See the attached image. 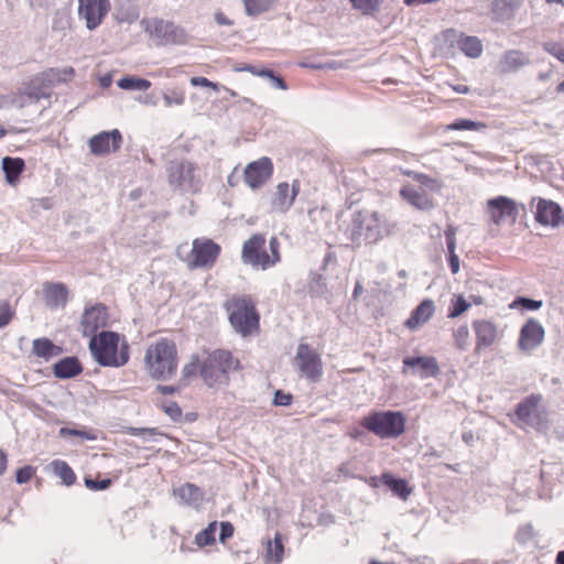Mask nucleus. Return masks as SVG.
Instances as JSON below:
<instances>
[{
	"label": "nucleus",
	"mask_w": 564,
	"mask_h": 564,
	"mask_svg": "<svg viewBox=\"0 0 564 564\" xmlns=\"http://www.w3.org/2000/svg\"><path fill=\"white\" fill-rule=\"evenodd\" d=\"M89 350L97 364L119 368L130 359V346L123 335L102 330L89 340Z\"/></svg>",
	"instance_id": "1"
},
{
	"label": "nucleus",
	"mask_w": 564,
	"mask_h": 564,
	"mask_svg": "<svg viewBox=\"0 0 564 564\" xmlns=\"http://www.w3.org/2000/svg\"><path fill=\"white\" fill-rule=\"evenodd\" d=\"M224 310L234 330L242 337L260 332V313L249 294H234L224 302Z\"/></svg>",
	"instance_id": "2"
},
{
	"label": "nucleus",
	"mask_w": 564,
	"mask_h": 564,
	"mask_svg": "<svg viewBox=\"0 0 564 564\" xmlns=\"http://www.w3.org/2000/svg\"><path fill=\"white\" fill-rule=\"evenodd\" d=\"M148 375L155 380L172 378L178 368V351L173 339L161 338L151 343L144 355Z\"/></svg>",
	"instance_id": "3"
},
{
	"label": "nucleus",
	"mask_w": 564,
	"mask_h": 564,
	"mask_svg": "<svg viewBox=\"0 0 564 564\" xmlns=\"http://www.w3.org/2000/svg\"><path fill=\"white\" fill-rule=\"evenodd\" d=\"M281 243L276 236L269 241L264 234L251 235L242 245L241 260L253 269L269 270L281 262Z\"/></svg>",
	"instance_id": "4"
},
{
	"label": "nucleus",
	"mask_w": 564,
	"mask_h": 564,
	"mask_svg": "<svg viewBox=\"0 0 564 564\" xmlns=\"http://www.w3.org/2000/svg\"><path fill=\"white\" fill-rule=\"evenodd\" d=\"M240 361L231 351L215 349L207 354L200 367V378L209 388L227 386L229 373L240 369Z\"/></svg>",
	"instance_id": "5"
},
{
	"label": "nucleus",
	"mask_w": 564,
	"mask_h": 564,
	"mask_svg": "<svg viewBox=\"0 0 564 564\" xmlns=\"http://www.w3.org/2000/svg\"><path fill=\"white\" fill-rule=\"evenodd\" d=\"M406 419L400 411H378L366 415L360 424L380 438H398L405 431Z\"/></svg>",
	"instance_id": "6"
},
{
	"label": "nucleus",
	"mask_w": 564,
	"mask_h": 564,
	"mask_svg": "<svg viewBox=\"0 0 564 564\" xmlns=\"http://www.w3.org/2000/svg\"><path fill=\"white\" fill-rule=\"evenodd\" d=\"M141 25L156 46L183 45L187 42L186 32L172 21L160 18H144Z\"/></svg>",
	"instance_id": "7"
},
{
	"label": "nucleus",
	"mask_w": 564,
	"mask_h": 564,
	"mask_svg": "<svg viewBox=\"0 0 564 564\" xmlns=\"http://www.w3.org/2000/svg\"><path fill=\"white\" fill-rule=\"evenodd\" d=\"M294 362L299 371L311 382H317L323 376L321 355L308 344L300 343Z\"/></svg>",
	"instance_id": "8"
},
{
	"label": "nucleus",
	"mask_w": 564,
	"mask_h": 564,
	"mask_svg": "<svg viewBox=\"0 0 564 564\" xmlns=\"http://www.w3.org/2000/svg\"><path fill=\"white\" fill-rule=\"evenodd\" d=\"M220 246L208 238H196L187 256V265L191 269L212 267L220 253Z\"/></svg>",
	"instance_id": "9"
},
{
	"label": "nucleus",
	"mask_w": 564,
	"mask_h": 564,
	"mask_svg": "<svg viewBox=\"0 0 564 564\" xmlns=\"http://www.w3.org/2000/svg\"><path fill=\"white\" fill-rule=\"evenodd\" d=\"M487 213L496 226L509 221L514 224L519 216L517 203L507 196H497L487 200Z\"/></svg>",
	"instance_id": "10"
},
{
	"label": "nucleus",
	"mask_w": 564,
	"mask_h": 564,
	"mask_svg": "<svg viewBox=\"0 0 564 564\" xmlns=\"http://www.w3.org/2000/svg\"><path fill=\"white\" fill-rule=\"evenodd\" d=\"M109 312L102 303H96L85 307L80 317V330L83 336L93 337L97 330L108 326Z\"/></svg>",
	"instance_id": "11"
},
{
	"label": "nucleus",
	"mask_w": 564,
	"mask_h": 564,
	"mask_svg": "<svg viewBox=\"0 0 564 564\" xmlns=\"http://www.w3.org/2000/svg\"><path fill=\"white\" fill-rule=\"evenodd\" d=\"M110 9V0H78V15L88 30L98 28Z\"/></svg>",
	"instance_id": "12"
},
{
	"label": "nucleus",
	"mask_w": 564,
	"mask_h": 564,
	"mask_svg": "<svg viewBox=\"0 0 564 564\" xmlns=\"http://www.w3.org/2000/svg\"><path fill=\"white\" fill-rule=\"evenodd\" d=\"M300 188L301 183L299 180H294L292 184L288 182L279 183L270 198V212L274 214L288 213L294 204Z\"/></svg>",
	"instance_id": "13"
},
{
	"label": "nucleus",
	"mask_w": 564,
	"mask_h": 564,
	"mask_svg": "<svg viewBox=\"0 0 564 564\" xmlns=\"http://www.w3.org/2000/svg\"><path fill=\"white\" fill-rule=\"evenodd\" d=\"M123 143V137L118 129L101 131L88 140V148L95 156H107L119 151Z\"/></svg>",
	"instance_id": "14"
},
{
	"label": "nucleus",
	"mask_w": 564,
	"mask_h": 564,
	"mask_svg": "<svg viewBox=\"0 0 564 564\" xmlns=\"http://www.w3.org/2000/svg\"><path fill=\"white\" fill-rule=\"evenodd\" d=\"M358 229L360 236H364L368 242L375 243L384 236L390 235L393 226L383 219L378 213H371L359 219Z\"/></svg>",
	"instance_id": "15"
},
{
	"label": "nucleus",
	"mask_w": 564,
	"mask_h": 564,
	"mask_svg": "<svg viewBox=\"0 0 564 564\" xmlns=\"http://www.w3.org/2000/svg\"><path fill=\"white\" fill-rule=\"evenodd\" d=\"M273 171L271 159L262 156L247 164L243 181L251 189H259L271 178Z\"/></svg>",
	"instance_id": "16"
},
{
	"label": "nucleus",
	"mask_w": 564,
	"mask_h": 564,
	"mask_svg": "<svg viewBox=\"0 0 564 564\" xmlns=\"http://www.w3.org/2000/svg\"><path fill=\"white\" fill-rule=\"evenodd\" d=\"M544 337V327L538 319L531 317L522 325L517 346L520 351L531 354L543 343Z\"/></svg>",
	"instance_id": "17"
},
{
	"label": "nucleus",
	"mask_w": 564,
	"mask_h": 564,
	"mask_svg": "<svg viewBox=\"0 0 564 564\" xmlns=\"http://www.w3.org/2000/svg\"><path fill=\"white\" fill-rule=\"evenodd\" d=\"M473 328L476 335V352L492 346L499 338L498 327L491 321L476 319L473 322Z\"/></svg>",
	"instance_id": "18"
},
{
	"label": "nucleus",
	"mask_w": 564,
	"mask_h": 564,
	"mask_svg": "<svg viewBox=\"0 0 564 564\" xmlns=\"http://www.w3.org/2000/svg\"><path fill=\"white\" fill-rule=\"evenodd\" d=\"M535 220L543 226L557 227L563 223V213L560 205L553 200L538 198Z\"/></svg>",
	"instance_id": "19"
},
{
	"label": "nucleus",
	"mask_w": 564,
	"mask_h": 564,
	"mask_svg": "<svg viewBox=\"0 0 564 564\" xmlns=\"http://www.w3.org/2000/svg\"><path fill=\"white\" fill-rule=\"evenodd\" d=\"M405 368H417L419 376L423 379L437 377L441 372L437 359L432 356L406 357L403 359Z\"/></svg>",
	"instance_id": "20"
},
{
	"label": "nucleus",
	"mask_w": 564,
	"mask_h": 564,
	"mask_svg": "<svg viewBox=\"0 0 564 564\" xmlns=\"http://www.w3.org/2000/svg\"><path fill=\"white\" fill-rule=\"evenodd\" d=\"M435 313V304L431 299L423 300L410 317L404 322V326L410 330H415L426 324Z\"/></svg>",
	"instance_id": "21"
},
{
	"label": "nucleus",
	"mask_w": 564,
	"mask_h": 564,
	"mask_svg": "<svg viewBox=\"0 0 564 564\" xmlns=\"http://www.w3.org/2000/svg\"><path fill=\"white\" fill-rule=\"evenodd\" d=\"M400 196L419 210H431L435 206L434 199L426 192L419 191L411 185H403Z\"/></svg>",
	"instance_id": "22"
},
{
	"label": "nucleus",
	"mask_w": 564,
	"mask_h": 564,
	"mask_svg": "<svg viewBox=\"0 0 564 564\" xmlns=\"http://www.w3.org/2000/svg\"><path fill=\"white\" fill-rule=\"evenodd\" d=\"M195 178V166L191 162L176 161L169 166V181L171 184L182 186L192 184Z\"/></svg>",
	"instance_id": "23"
},
{
	"label": "nucleus",
	"mask_w": 564,
	"mask_h": 564,
	"mask_svg": "<svg viewBox=\"0 0 564 564\" xmlns=\"http://www.w3.org/2000/svg\"><path fill=\"white\" fill-rule=\"evenodd\" d=\"M31 352L34 357L43 359L44 361H48L50 359L62 355L63 348L55 345L50 338L41 337L35 338L32 341Z\"/></svg>",
	"instance_id": "24"
},
{
	"label": "nucleus",
	"mask_w": 564,
	"mask_h": 564,
	"mask_svg": "<svg viewBox=\"0 0 564 564\" xmlns=\"http://www.w3.org/2000/svg\"><path fill=\"white\" fill-rule=\"evenodd\" d=\"M46 303L50 306H65L68 300V290L63 283H45L43 288Z\"/></svg>",
	"instance_id": "25"
},
{
	"label": "nucleus",
	"mask_w": 564,
	"mask_h": 564,
	"mask_svg": "<svg viewBox=\"0 0 564 564\" xmlns=\"http://www.w3.org/2000/svg\"><path fill=\"white\" fill-rule=\"evenodd\" d=\"M25 169L24 160L21 158L6 156L2 159V170L6 175V181L11 186H15L19 183L20 175Z\"/></svg>",
	"instance_id": "26"
},
{
	"label": "nucleus",
	"mask_w": 564,
	"mask_h": 564,
	"mask_svg": "<svg viewBox=\"0 0 564 564\" xmlns=\"http://www.w3.org/2000/svg\"><path fill=\"white\" fill-rule=\"evenodd\" d=\"M54 375L57 378H73L83 371V368L75 357H66L56 362L53 367Z\"/></svg>",
	"instance_id": "27"
},
{
	"label": "nucleus",
	"mask_w": 564,
	"mask_h": 564,
	"mask_svg": "<svg viewBox=\"0 0 564 564\" xmlns=\"http://www.w3.org/2000/svg\"><path fill=\"white\" fill-rule=\"evenodd\" d=\"M54 87L51 80L44 78V72L34 76L28 86V95L36 100L50 97L48 90Z\"/></svg>",
	"instance_id": "28"
},
{
	"label": "nucleus",
	"mask_w": 564,
	"mask_h": 564,
	"mask_svg": "<svg viewBox=\"0 0 564 564\" xmlns=\"http://www.w3.org/2000/svg\"><path fill=\"white\" fill-rule=\"evenodd\" d=\"M382 485L387 486L395 496L406 500L411 495L412 489L409 487L408 481L404 479L394 478L390 473H383L380 477Z\"/></svg>",
	"instance_id": "29"
},
{
	"label": "nucleus",
	"mask_w": 564,
	"mask_h": 564,
	"mask_svg": "<svg viewBox=\"0 0 564 564\" xmlns=\"http://www.w3.org/2000/svg\"><path fill=\"white\" fill-rule=\"evenodd\" d=\"M525 64V57L524 55L519 51H508L506 52L500 62H499V69L500 73L507 74L511 72L518 70L521 66Z\"/></svg>",
	"instance_id": "30"
},
{
	"label": "nucleus",
	"mask_w": 564,
	"mask_h": 564,
	"mask_svg": "<svg viewBox=\"0 0 564 564\" xmlns=\"http://www.w3.org/2000/svg\"><path fill=\"white\" fill-rule=\"evenodd\" d=\"M456 42L460 51L468 57L477 58L482 53V43L477 36L460 34Z\"/></svg>",
	"instance_id": "31"
},
{
	"label": "nucleus",
	"mask_w": 564,
	"mask_h": 564,
	"mask_svg": "<svg viewBox=\"0 0 564 564\" xmlns=\"http://www.w3.org/2000/svg\"><path fill=\"white\" fill-rule=\"evenodd\" d=\"M284 555V545L282 541V535L280 532H276L273 540H268L265 547V562L267 563H281Z\"/></svg>",
	"instance_id": "32"
},
{
	"label": "nucleus",
	"mask_w": 564,
	"mask_h": 564,
	"mask_svg": "<svg viewBox=\"0 0 564 564\" xmlns=\"http://www.w3.org/2000/svg\"><path fill=\"white\" fill-rule=\"evenodd\" d=\"M541 402V397L532 394L517 405L516 415L523 422H529L530 417L536 412Z\"/></svg>",
	"instance_id": "33"
},
{
	"label": "nucleus",
	"mask_w": 564,
	"mask_h": 564,
	"mask_svg": "<svg viewBox=\"0 0 564 564\" xmlns=\"http://www.w3.org/2000/svg\"><path fill=\"white\" fill-rule=\"evenodd\" d=\"M75 75V69L72 66L64 68H47L44 70V78L51 80V83L56 86L62 83H67L73 79Z\"/></svg>",
	"instance_id": "34"
},
{
	"label": "nucleus",
	"mask_w": 564,
	"mask_h": 564,
	"mask_svg": "<svg viewBox=\"0 0 564 564\" xmlns=\"http://www.w3.org/2000/svg\"><path fill=\"white\" fill-rule=\"evenodd\" d=\"M51 466L54 474L62 479L64 485L72 486L76 482L77 477L66 462L56 459L52 462Z\"/></svg>",
	"instance_id": "35"
},
{
	"label": "nucleus",
	"mask_w": 564,
	"mask_h": 564,
	"mask_svg": "<svg viewBox=\"0 0 564 564\" xmlns=\"http://www.w3.org/2000/svg\"><path fill=\"white\" fill-rule=\"evenodd\" d=\"M203 360H200L197 354L191 356L189 361L185 364L181 371V377L183 381H189L195 378L197 375L200 376V367Z\"/></svg>",
	"instance_id": "36"
},
{
	"label": "nucleus",
	"mask_w": 564,
	"mask_h": 564,
	"mask_svg": "<svg viewBox=\"0 0 564 564\" xmlns=\"http://www.w3.org/2000/svg\"><path fill=\"white\" fill-rule=\"evenodd\" d=\"M118 86L126 90H147L151 87V82L144 78L127 76L118 80Z\"/></svg>",
	"instance_id": "37"
},
{
	"label": "nucleus",
	"mask_w": 564,
	"mask_h": 564,
	"mask_svg": "<svg viewBox=\"0 0 564 564\" xmlns=\"http://www.w3.org/2000/svg\"><path fill=\"white\" fill-rule=\"evenodd\" d=\"M180 497L188 503L198 502L203 499V491L194 484L186 482L178 489Z\"/></svg>",
	"instance_id": "38"
},
{
	"label": "nucleus",
	"mask_w": 564,
	"mask_h": 564,
	"mask_svg": "<svg viewBox=\"0 0 564 564\" xmlns=\"http://www.w3.org/2000/svg\"><path fill=\"white\" fill-rule=\"evenodd\" d=\"M470 307V303L462 295H454L451 300L447 316L449 318H456L464 314Z\"/></svg>",
	"instance_id": "39"
},
{
	"label": "nucleus",
	"mask_w": 564,
	"mask_h": 564,
	"mask_svg": "<svg viewBox=\"0 0 564 564\" xmlns=\"http://www.w3.org/2000/svg\"><path fill=\"white\" fill-rule=\"evenodd\" d=\"M217 530V522H210L208 527L195 535V543L199 547L212 545L215 543V534Z\"/></svg>",
	"instance_id": "40"
},
{
	"label": "nucleus",
	"mask_w": 564,
	"mask_h": 564,
	"mask_svg": "<svg viewBox=\"0 0 564 564\" xmlns=\"http://www.w3.org/2000/svg\"><path fill=\"white\" fill-rule=\"evenodd\" d=\"M543 302L540 300H532L523 296L516 297L510 304V310L520 311H538L542 307Z\"/></svg>",
	"instance_id": "41"
},
{
	"label": "nucleus",
	"mask_w": 564,
	"mask_h": 564,
	"mask_svg": "<svg viewBox=\"0 0 564 564\" xmlns=\"http://www.w3.org/2000/svg\"><path fill=\"white\" fill-rule=\"evenodd\" d=\"M249 15H258L268 11L275 0H242Z\"/></svg>",
	"instance_id": "42"
},
{
	"label": "nucleus",
	"mask_w": 564,
	"mask_h": 564,
	"mask_svg": "<svg viewBox=\"0 0 564 564\" xmlns=\"http://www.w3.org/2000/svg\"><path fill=\"white\" fill-rule=\"evenodd\" d=\"M484 122L473 121L469 119H457L446 127L447 130H481L485 129Z\"/></svg>",
	"instance_id": "43"
},
{
	"label": "nucleus",
	"mask_w": 564,
	"mask_h": 564,
	"mask_svg": "<svg viewBox=\"0 0 564 564\" xmlns=\"http://www.w3.org/2000/svg\"><path fill=\"white\" fill-rule=\"evenodd\" d=\"M453 338L455 341V346L464 350L468 346L469 341V329L467 325H460L453 330Z\"/></svg>",
	"instance_id": "44"
},
{
	"label": "nucleus",
	"mask_w": 564,
	"mask_h": 564,
	"mask_svg": "<svg viewBox=\"0 0 564 564\" xmlns=\"http://www.w3.org/2000/svg\"><path fill=\"white\" fill-rule=\"evenodd\" d=\"M159 408L173 421H180L182 417V408L174 401H163Z\"/></svg>",
	"instance_id": "45"
},
{
	"label": "nucleus",
	"mask_w": 564,
	"mask_h": 564,
	"mask_svg": "<svg viewBox=\"0 0 564 564\" xmlns=\"http://www.w3.org/2000/svg\"><path fill=\"white\" fill-rule=\"evenodd\" d=\"M419 184L425 186L432 192H441L443 188V182L436 177H432L424 173H419L416 181Z\"/></svg>",
	"instance_id": "46"
},
{
	"label": "nucleus",
	"mask_w": 564,
	"mask_h": 564,
	"mask_svg": "<svg viewBox=\"0 0 564 564\" xmlns=\"http://www.w3.org/2000/svg\"><path fill=\"white\" fill-rule=\"evenodd\" d=\"M165 106L171 107L173 105H183L185 101V93L182 89H171L163 96Z\"/></svg>",
	"instance_id": "47"
},
{
	"label": "nucleus",
	"mask_w": 564,
	"mask_h": 564,
	"mask_svg": "<svg viewBox=\"0 0 564 564\" xmlns=\"http://www.w3.org/2000/svg\"><path fill=\"white\" fill-rule=\"evenodd\" d=\"M14 317V311L12 310L8 301L0 302V328L7 326Z\"/></svg>",
	"instance_id": "48"
},
{
	"label": "nucleus",
	"mask_w": 564,
	"mask_h": 564,
	"mask_svg": "<svg viewBox=\"0 0 564 564\" xmlns=\"http://www.w3.org/2000/svg\"><path fill=\"white\" fill-rule=\"evenodd\" d=\"M36 469L33 466L26 465L17 470L15 480L20 485L26 484L34 477Z\"/></svg>",
	"instance_id": "49"
},
{
	"label": "nucleus",
	"mask_w": 564,
	"mask_h": 564,
	"mask_svg": "<svg viewBox=\"0 0 564 564\" xmlns=\"http://www.w3.org/2000/svg\"><path fill=\"white\" fill-rule=\"evenodd\" d=\"M380 2L381 0H355V9L368 14L377 10Z\"/></svg>",
	"instance_id": "50"
},
{
	"label": "nucleus",
	"mask_w": 564,
	"mask_h": 564,
	"mask_svg": "<svg viewBox=\"0 0 564 564\" xmlns=\"http://www.w3.org/2000/svg\"><path fill=\"white\" fill-rule=\"evenodd\" d=\"M111 482L112 481L109 478H106L102 480H94L91 478H85V486L89 490H94V491L105 490L110 487Z\"/></svg>",
	"instance_id": "51"
},
{
	"label": "nucleus",
	"mask_w": 564,
	"mask_h": 564,
	"mask_svg": "<svg viewBox=\"0 0 564 564\" xmlns=\"http://www.w3.org/2000/svg\"><path fill=\"white\" fill-rule=\"evenodd\" d=\"M189 82H191V85L195 86V87L202 86V87L212 88L215 91L219 90V85L217 83L209 80L206 77L195 76V77H192Z\"/></svg>",
	"instance_id": "52"
},
{
	"label": "nucleus",
	"mask_w": 564,
	"mask_h": 564,
	"mask_svg": "<svg viewBox=\"0 0 564 564\" xmlns=\"http://www.w3.org/2000/svg\"><path fill=\"white\" fill-rule=\"evenodd\" d=\"M292 395L290 393H285L282 390H278L274 394V404L281 406H288L292 403Z\"/></svg>",
	"instance_id": "53"
},
{
	"label": "nucleus",
	"mask_w": 564,
	"mask_h": 564,
	"mask_svg": "<svg viewBox=\"0 0 564 564\" xmlns=\"http://www.w3.org/2000/svg\"><path fill=\"white\" fill-rule=\"evenodd\" d=\"M234 525L230 522H221L219 540L225 542L227 539L234 535Z\"/></svg>",
	"instance_id": "54"
},
{
	"label": "nucleus",
	"mask_w": 564,
	"mask_h": 564,
	"mask_svg": "<svg viewBox=\"0 0 564 564\" xmlns=\"http://www.w3.org/2000/svg\"><path fill=\"white\" fill-rule=\"evenodd\" d=\"M445 237H446L448 254L456 253L455 252V248H456L455 230L453 228H448L445 231Z\"/></svg>",
	"instance_id": "55"
},
{
	"label": "nucleus",
	"mask_w": 564,
	"mask_h": 564,
	"mask_svg": "<svg viewBox=\"0 0 564 564\" xmlns=\"http://www.w3.org/2000/svg\"><path fill=\"white\" fill-rule=\"evenodd\" d=\"M549 53L558 61H561L562 63H564V43L552 44L551 47L549 48Z\"/></svg>",
	"instance_id": "56"
},
{
	"label": "nucleus",
	"mask_w": 564,
	"mask_h": 564,
	"mask_svg": "<svg viewBox=\"0 0 564 564\" xmlns=\"http://www.w3.org/2000/svg\"><path fill=\"white\" fill-rule=\"evenodd\" d=\"M247 72L259 77L272 76V70L269 68H258L253 65H247Z\"/></svg>",
	"instance_id": "57"
},
{
	"label": "nucleus",
	"mask_w": 564,
	"mask_h": 564,
	"mask_svg": "<svg viewBox=\"0 0 564 564\" xmlns=\"http://www.w3.org/2000/svg\"><path fill=\"white\" fill-rule=\"evenodd\" d=\"M448 263L453 274L459 271V258L456 253L448 254Z\"/></svg>",
	"instance_id": "58"
},
{
	"label": "nucleus",
	"mask_w": 564,
	"mask_h": 564,
	"mask_svg": "<svg viewBox=\"0 0 564 564\" xmlns=\"http://www.w3.org/2000/svg\"><path fill=\"white\" fill-rule=\"evenodd\" d=\"M267 78H270L276 88L282 89V90L288 89V85H286L285 80L281 76L275 75L273 72H272V76H267Z\"/></svg>",
	"instance_id": "59"
},
{
	"label": "nucleus",
	"mask_w": 564,
	"mask_h": 564,
	"mask_svg": "<svg viewBox=\"0 0 564 564\" xmlns=\"http://www.w3.org/2000/svg\"><path fill=\"white\" fill-rule=\"evenodd\" d=\"M156 391L163 395H166V394H173V393H176L178 391V387L176 386H158L156 387Z\"/></svg>",
	"instance_id": "60"
},
{
	"label": "nucleus",
	"mask_w": 564,
	"mask_h": 564,
	"mask_svg": "<svg viewBox=\"0 0 564 564\" xmlns=\"http://www.w3.org/2000/svg\"><path fill=\"white\" fill-rule=\"evenodd\" d=\"M55 4V0H30L31 7L50 8Z\"/></svg>",
	"instance_id": "61"
},
{
	"label": "nucleus",
	"mask_w": 564,
	"mask_h": 564,
	"mask_svg": "<svg viewBox=\"0 0 564 564\" xmlns=\"http://www.w3.org/2000/svg\"><path fill=\"white\" fill-rule=\"evenodd\" d=\"M8 467V455L0 448V476L3 475Z\"/></svg>",
	"instance_id": "62"
},
{
	"label": "nucleus",
	"mask_w": 564,
	"mask_h": 564,
	"mask_svg": "<svg viewBox=\"0 0 564 564\" xmlns=\"http://www.w3.org/2000/svg\"><path fill=\"white\" fill-rule=\"evenodd\" d=\"M145 432L150 433L152 435L159 434L156 429H132L131 430V434H133V435H139V434L145 433Z\"/></svg>",
	"instance_id": "63"
},
{
	"label": "nucleus",
	"mask_w": 564,
	"mask_h": 564,
	"mask_svg": "<svg viewBox=\"0 0 564 564\" xmlns=\"http://www.w3.org/2000/svg\"><path fill=\"white\" fill-rule=\"evenodd\" d=\"M451 87L454 91H456L458 94H468L469 93V87L467 85L459 84V85H452Z\"/></svg>",
	"instance_id": "64"
}]
</instances>
